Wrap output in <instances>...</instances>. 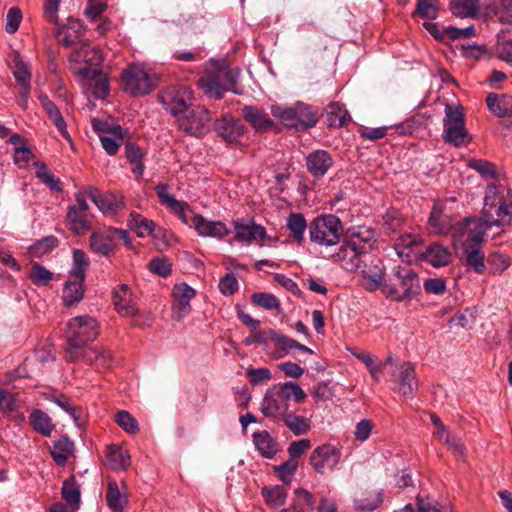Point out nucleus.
<instances>
[{
	"instance_id": "f257e3e1",
	"label": "nucleus",
	"mask_w": 512,
	"mask_h": 512,
	"mask_svg": "<svg viewBox=\"0 0 512 512\" xmlns=\"http://www.w3.org/2000/svg\"><path fill=\"white\" fill-rule=\"evenodd\" d=\"M239 74V69L229 68L225 61H210L198 84L208 97L219 100L228 90L239 94L236 89Z\"/></svg>"
},
{
	"instance_id": "f03ea898",
	"label": "nucleus",
	"mask_w": 512,
	"mask_h": 512,
	"mask_svg": "<svg viewBox=\"0 0 512 512\" xmlns=\"http://www.w3.org/2000/svg\"><path fill=\"white\" fill-rule=\"evenodd\" d=\"M483 220L491 226H504L512 221V192L505 187L489 186L482 209Z\"/></svg>"
},
{
	"instance_id": "7ed1b4c3",
	"label": "nucleus",
	"mask_w": 512,
	"mask_h": 512,
	"mask_svg": "<svg viewBox=\"0 0 512 512\" xmlns=\"http://www.w3.org/2000/svg\"><path fill=\"white\" fill-rule=\"evenodd\" d=\"M98 336V323L91 316L84 315L71 319L66 329V340L71 348H66V361L78 359L82 348Z\"/></svg>"
},
{
	"instance_id": "20e7f679",
	"label": "nucleus",
	"mask_w": 512,
	"mask_h": 512,
	"mask_svg": "<svg viewBox=\"0 0 512 512\" xmlns=\"http://www.w3.org/2000/svg\"><path fill=\"white\" fill-rule=\"evenodd\" d=\"M271 113L286 127L295 128L297 130L311 128L315 126L318 121L317 114L312 111L310 106L302 102L290 107L273 105L271 107Z\"/></svg>"
},
{
	"instance_id": "39448f33",
	"label": "nucleus",
	"mask_w": 512,
	"mask_h": 512,
	"mask_svg": "<svg viewBox=\"0 0 512 512\" xmlns=\"http://www.w3.org/2000/svg\"><path fill=\"white\" fill-rule=\"evenodd\" d=\"M393 280L394 282L384 283L382 292L386 297L397 302L410 299L414 290L420 287L417 274L408 267H395Z\"/></svg>"
},
{
	"instance_id": "423d86ee",
	"label": "nucleus",
	"mask_w": 512,
	"mask_h": 512,
	"mask_svg": "<svg viewBox=\"0 0 512 512\" xmlns=\"http://www.w3.org/2000/svg\"><path fill=\"white\" fill-rule=\"evenodd\" d=\"M442 137L446 143L455 147H462L470 143L471 138L460 106L450 104L445 106Z\"/></svg>"
},
{
	"instance_id": "0eeeda50",
	"label": "nucleus",
	"mask_w": 512,
	"mask_h": 512,
	"mask_svg": "<svg viewBox=\"0 0 512 512\" xmlns=\"http://www.w3.org/2000/svg\"><path fill=\"white\" fill-rule=\"evenodd\" d=\"M124 91L131 96H144L155 87L154 76L141 64H130L121 74Z\"/></svg>"
},
{
	"instance_id": "6e6552de",
	"label": "nucleus",
	"mask_w": 512,
	"mask_h": 512,
	"mask_svg": "<svg viewBox=\"0 0 512 512\" xmlns=\"http://www.w3.org/2000/svg\"><path fill=\"white\" fill-rule=\"evenodd\" d=\"M342 224L335 215H324L314 219L309 226L310 240L324 246L336 245L342 234Z\"/></svg>"
},
{
	"instance_id": "1a4fd4ad",
	"label": "nucleus",
	"mask_w": 512,
	"mask_h": 512,
	"mask_svg": "<svg viewBox=\"0 0 512 512\" xmlns=\"http://www.w3.org/2000/svg\"><path fill=\"white\" fill-rule=\"evenodd\" d=\"M488 228L489 225L482 218H466L453 229V239L463 248L478 246L484 241Z\"/></svg>"
},
{
	"instance_id": "9d476101",
	"label": "nucleus",
	"mask_w": 512,
	"mask_h": 512,
	"mask_svg": "<svg viewBox=\"0 0 512 512\" xmlns=\"http://www.w3.org/2000/svg\"><path fill=\"white\" fill-rule=\"evenodd\" d=\"M113 304L121 316L136 318L133 322L135 326H149L153 322L151 313H141L136 307L126 284L119 285L113 291Z\"/></svg>"
},
{
	"instance_id": "9b49d317",
	"label": "nucleus",
	"mask_w": 512,
	"mask_h": 512,
	"mask_svg": "<svg viewBox=\"0 0 512 512\" xmlns=\"http://www.w3.org/2000/svg\"><path fill=\"white\" fill-rule=\"evenodd\" d=\"M211 120V114L204 106L195 105L177 118V124L184 133L201 137L208 133Z\"/></svg>"
},
{
	"instance_id": "f8f14e48",
	"label": "nucleus",
	"mask_w": 512,
	"mask_h": 512,
	"mask_svg": "<svg viewBox=\"0 0 512 512\" xmlns=\"http://www.w3.org/2000/svg\"><path fill=\"white\" fill-rule=\"evenodd\" d=\"M165 109L177 118L187 112L193 104V91L188 86H170L159 97Z\"/></svg>"
},
{
	"instance_id": "ddd939ff",
	"label": "nucleus",
	"mask_w": 512,
	"mask_h": 512,
	"mask_svg": "<svg viewBox=\"0 0 512 512\" xmlns=\"http://www.w3.org/2000/svg\"><path fill=\"white\" fill-rule=\"evenodd\" d=\"M392 381L397 385V391L405 398H413L418 387L414 367L409 362L395 365Z\"/></svg>"
},
{
	"instance_id": "4468645a",
	"label": "nucleus",
	"mask_w": 512,
	"mask_h": 512,
	"mask_svg": "<svg viewBox=\"0 0 512 512\" xmlns=\"http://www.w3.org/2000/svg\"><path fill=\"white\" fill-rule=\"evenodd\" d=\"M72 422L70 434H66V463L70 457L74 458V441L72 437L81 439L85 431L87 414L81 407L70 406L66 402V423Z\"/></svg>"
},
{
	"instance_id": "2eb2a0df",
	"label": "nucleus",
	"mask_w": 512,
	"mask_h": 512,
	"mask_svg": "<svg viewBox=\"0 0 512 512\" xmlns=\"http://www.w3.org/2000/svg\"><path fill=\"white\" fill-rule=\"evenodd\" d=\"M289 402L273 386L267 390L261 403V413L273 421L282 420L289 412Z\"/></svg>"
},
{
	"instance_id": "dca6fc26",
	"label": "nucleus",
	"mask_w": 512,
	"mask_h": 512,
	"mask_svg": "<svg viewBox=\"0 0 512 512\" xmlns=\"http://www.w3.org/2000/svg\"><path fill=\"white\" fill-rule=\"evenodd\" d=\"M75 74L81 77V79L84 81V85L89 90H91L95 98L103 99L108 95V78L100 68H75Z\"/></svg>"
},
{
	"instance_id": "f3484780",
	"label": "nucleus",
	"mask_w": 512,
	"mask_h": 512,
	"mask_svg": "<svg viewBox=\"0 0 512 512\" xmlns=\"http://www.w3.org/2000/svg\"><path fill=\"white\" fill-rule=\"evenodd\" d=\"M341 457V452L331 444L316 447L309 458V463L318 474H324L325 468L334 469Z\"/></svg>"
},
{
	"instance_id": "a211bd4d",
	"label": "nucleus",
	"mask_w": 512,
	"mask_h": 512,
	"mask_svg": "<svg viewBox=\"0 0 512 512\" xmlns=\"http://www.w3.org/2000/svg\"><path fill=\"white\" fill-rule=\"evenodd\" d=\"M90 260L87 254L80 249L73 251L72 266L69 270V279H74L72 285L76 288V299H83L85 294V277L86 271L89 268Z\"/></svg>"
},
{
	"instance_id": "6ab92c4d",
	"label": "nucleus",
	"mask_w": 512,
	"mask_h": 512,
	"mask_svg": "<svg viewBox=\"0 0 512 512\" xmlns=\"http://www.w3.org/2000/svg\"><path fill=\"white\" fill-rule=\"evenodd\" d=\"M88 196L104 215H114L124 207L122 195L102 193L96 188L88 187Z\"/></svg>"
},
{
	"instance_id": "aec40b11",
	"label": "nucleus",
	"mask_w": 512,
	"mask_h": 512,
	"mask_svg": "<svg viewBox=\"0 0 512 512\" xmlns=\"http://www.w3.org/2000/svg\"><path fill=\"white\" fill-rule=\"evenodd\" d=\"M345 242L361 254H367L375 247V232L373 229L365 226L350 228Z\"/></svg>"
},
{
	"instance_id": "412c9836",
	"label": "nucleus",
	"mask_w": 512,
	"mask_h": 512,
	"mask_svg": "<svg viewBox=\"0 0 512 512\" xmlns=\"http://www.w3.org/2000/svg\"><path fill=\"white\" fill-rule=\"evenodd\" d=\"M172 294L174 297V318L179 321L189 313L190 301L196 292L186 283H180L174 286Z\"/></svg>"
},
{
	"instance_id": "4be33fe9",
	"label": "nucleus",
	"mask_w": 512,
	"mask_h": 512,
	"mask_svg": "<svg viewBox=\"0 0 512 512\" xmlns=\"http://www.w3.org/2000/svg\"><path fill=\"white\" fill-rule=\"evenodd\" d=\"M235 230V241L250 244L252 241L264 240L268 238L266 229L255 222L244 224L240 220L233 221Z\"/></svg>"
},
{
	"instance_id": "5701e85b",
	"label": "nucleus",
	"mask_w": 512,
	"mask_h": 512,
	"mask_svg": "<svg viewBox=\"0 0 512 512\" xmlns=\"http://www.w3.org/2000/svg\"><path fill=\"white\" fill-rule=\"evenodd\" d=\"M334 161L326 150H315L306 157L308 172L315 178L323 177L332 167Z\"/></svg>"
},
{
	"instance_id": "b1692460",
	"label": "nucleus",
	"mask_w": 512,
	"mask_h": 512,
	"mask_svg": "<svg viewBox=\"0 0 512 512\" xmlns=\"http://www.w3.org/2000/svg\"><path fill=\"white\" fill-rule=\"evenodd\" d=\"M192 226L202 237L223 238L229 234V229L221 221H209L202 215L193 216Z\"/></svg>"
},
{
	"instance_id": "393cba45",
	"label": "nucleus",
	"mask_w": 512,
	"mask_h": 512,
	"mask_svg": "<svg viewBox=\"0 0 512 512\" xmlns=\"http://www.w3.org/2000/svg\"><path fill=\"white\" fill-rule=\"evenodd\" d=\"M457 224H454L453 218L446 214L441 205L436 204L430 214L428 220V229L434 234H453V229Z\"/></svg>"
},
{
	"instance_id": "a878e982",
	"label": "nucleus",
	"mask_w": 512,
	"mask_h": 512,
	"mask_svg": "<svg viewBox=\"0 0 512 512\" xmlns=\"http://www.w3.org/2000/svg\"><path fill=\"white\" fill-rule=\"evenodd\" d=\"M215 130L218 136L228 143H237L244 134L241 121L232 117H222L217 120Z\"/></svg>"
},
{
	"instance_id": "bb28decb",
	"label": "nucleus",
	"mask_w": 512,
	"mask_h": 512,
	"mask_svg": "<svg viewBox=\"0 0 512 512\" xmlns=\"http://www.w3.org/2000/svg\"><path fill=\"white\" fill-rule=\"evenodd\" d=\"M69 230L75 235H84L92 228L93 215L79 209L69 208L66 214Z\"/></svg>"
},
{
	"instance_id": "cd10ccee",
	"label": "nucleus",
	"mask_w": 512,
	"mask_h": 512,
	"mask_svg": "<svg viewBox=\"0 0 512 512\" xmlns=\"http://www.w3.org/2000/svg\"><path fill=\"white\" fill-rule=\"evenodd\" d=\"M61 0H46L44 5V18L52 25L51 34L53 39L58 45L64 44V37H62L63 26L59 21L58 11Z\"/></svg>"
},
{
	"instance_id": "c85d7f7f",
	"label": "nucleus",
	"mask_w": 512,
	"mask_h": 512,
	"mask_svg": "<svg viewBox=\"0 0 512 512\" xmlns=\"http://www.w3.org/2000/svg\"><path fill=\"white\" fill-rule=\"evenodd\" d=\"M91 250L100 256H109L114 251L111 227L104 231H94L89 239Z\"/></svg>"
},
{
	"instance_id": "c756f323",
	"label": "nucleus",
	"mask_w": 512,
	"mask_h": 512,
	"mask_svg": "<svg viewBox=\"0 0 512 512\" xmlns=\"http://www.w3.org/2000/svg\"><path fill=\"white\" fill-rule=\"evenodd\" d=\"M169 187L165 184H158L155 187V191L157 196L160 199L161 204L168 207L174 214H176L183 223L188 224V218L185 214L186 208L188 205L186 203L178 201L169 193Z\"/></svg>"
},
{
	"instance_id": "7c9ffc66",
	"label": "nucleus",
	"mask_w": 512,
	"mask_h": 512,
	"mask_svg": "<svg viewBox=\"0 0 512 512\" xmlns=\"http://www.w3.org/2000/svg\"><path fill=\"white\" fill-rule=\"evenodd\" d=\"M243 118L257 131L264 132L273 126L268 114L255 106H245L242 109Z\"/></svg>"
},
{
	"instance_id": "2f4dec72",
	"label": "nucleus",
	"mask_w": 512,
	"mask_h": 512,
	"mask_svg": "<svg viewBox=\"0 0 512 512\" xmlns=\"http://www.w3.org/2000/svg\"><path fill=\"white\" fill-rule=\"evenodd\" d=\"M423 258L434 267H444L452 261V253L448 247L433 243L427 247Z\"/></svg>"
},
{
	"instance_id": "473e14b6",
	"label": "nucleus",
	"mask_w": 512,
	"mask_h": 512,
	"mask_svg": "<svg viewBox=\"0 0 512 512\" xmlns=\"http://www.w3.org/2000/svg\"><path fill=\"white\" fill-rule=\"evenodd\" d=\"M253 443L262 457L272 459L278 452V443L266 430L254 432Z\"/></svg>"
},
{
	"instance_id": "72a5a7b5",
	"label": "nucleus",
	"mask_w": 512,
	"mask_h": 512,
	"mask_svg": "<svg viewBox=\"0 0 512 512\" xmlns=\"http://www.w3.org/2000/svg\"><path fill=\"white\" fill-rule=\"evenodd\" d=\"M267 339H269L270 342L274 343V345L285 352L286 354L289 353L292 349H297L302 352H306L309 354H313V351L308 348L305 345L300 344L294 339H291L287 337L284 334H281L273 329H268L266 331Z\"/></svg>"
},
{
	"instance_id": "f704fd0d",
	"label": "nucleus",
	"mask_w": 512,
	"mask_h": 512,
	"mask_svg": "<svg viewBox=\"0 0 512 512\" xmlns=\"http://www.w3.org/2000/svg\"><path fill=\"white\" fill-rule=\"evenodd\" d=\"M362 254L353 249L348 243H343L338 252L334 255L341 267L347 271H355L360 267V256Z\"/></svg>"
},
{
	"instance_id": "c9c22d12",
	"label": "nucleus",
	"mask_w": 512,
	"mask_h": 512,
	"mask_svg": "<svg viewBox=\"0 0 512 512\" xmlns=\"http://www.w3.org/2000/svg\"><path fill=\"white\" fill-rule=\"evenodd\" d=\"M486 103L489 110L498 117L512 116V96L501 95L496 93L488 94Z\"/></svg>"
},
{
	"instance_id": "e433bc0d",
	"label": "nucleus",
	"mask_w": 512,
	"mask_h": 512,
	"mask_svg": "<svg viewBox=\"0 0 512 512\" xmlns=\"http://www.w3.org/2000/svg\"><path fill=\"white\" fill-rule=\"evenodd\" d=\"M350 120V115L344 105L338 102H333L327 106L326 123L329 127L341 128Z\"/></svg>"
},
{
	"instance_id": "4c0bfd02",
	"label": "nucleus",
	"mask_w": 512,
	"mask_h": 512,
	"mask_svg": "<svg viewBox=\"0 0 512 512\" xmlns=\"http://www.w3.org/2000/svg\"><path fill=\"white\" fill-rule=\"evenodd\" d=\"M350 352L355 358L365 364L371 377L376 382L380 380L384 367L392 362L391 357H389L384 363H377L375 357L368 352H356L352 349H350Z\"/></svg>"
},
{
	"instance_id": "58836bf2",
	"label": "nucleus",
	"mask_w": 512,
	"mask_h": 512,
	"mask_svg": "<svg viewBox=\"0 0 512 512\" xmlns=\"http://www.w3.org/2000/svg\"><path fill=\"white\" fill-rule=\"evenodd\" d=\"M107 465L112 470L125 469L130 465V455L127 450L117 445H110L106 452Z\"/></svg>"
},
{
	"instance_id": "ea45409f",
	"label": "nucleus",
	"mask_w": 512,
	"mask_h": 512,
	"mask_svg": "<svg viewBox=\"0 0 512 512\" xmlns=\"http://www.w3.org/2000/svg\"><path fill=\"white\" fill-rule=\"evenodd\" d=\"M362 286L370 292L383 287L384 272L379 265H373L362 271Z\"/></svg>"
},
{
	"instance_id": "a19ab883",
	"label": "nucleus",
	"mask_w": 512,
	"mask_h": 512,
	"mask_svg": "<svg viewBox=\"0 0 512 512\" xmlns=\"http://www.w3.org/2000/svg\"><path fill=\"white\" fill-rule=\"evenodd\" d=\"M286 228L293 239L301 245L304 241V233L307 228V222L303 214L291 213L286 219Z\"/></svg>"
},
{
	"instance_id": "79ce46f5",
	"label": "nucleus",
	"mask_w": 512,
	"mask_h": 512,
	"mask_svg": "<svg viewBox=\"0 0 512 512\" xmlns=\"http://www.w3.org/2000/svg\"><path fill=\"white\" fill-rule=\"evenodd\" d=\"M464 261L467 266L477 274H483L486 270L485 255L478 246L463 248Z\"/></svg>"
},
{
	"instance_id": "37998d69",
	"label": "nucleus",
	"mask_w": 512,
	"mask_h": 512,
	"mask_svg": "<svg viewBox=\"0 0 512 512\" xmlns=\"http://www.w3.org/2000/svg\"><path fill=\"white\" fill-rule=\"evenodd\" d=\"M261 495L264 498L266 505L270 508H278L284 505L287 500V491L280 485L263 487Z\"/></svg>"
},
{
	"instance_id": "c03bdc74",
	"label": "nucleus",
	"mask_w": 512,
	"mask_h": 512,
	"mask_svg": "<svg viewBox=\"0 0 512 512\" xmlns=\"http://www.w3.org/2000/svg\"><path fill=\"white\" fill-rule=\"evenodd\" d=\"M106 501L109 508L114 512H124V508L127 504V497L120 492L118 484L115 481H110L108 483Z\"/></svg>"
},
{
	"instance_id": "a18cd8bd",
	"label": "nucleus",
	"mask_w": 512,
	"mask_h": 512,
	"mask_svg": "<svg viewBox=\"0 0 512 512\" xmlns=\"http://www.w3.org/2000/svg\"><path fill=\"white\" fill-rule=\"evenodd\" d=\"M282 421L295 436L305 435L311 430L310 420L295 413H288Z\"/></svg>"
},
{
	"instance_id": "49530a36",
	"label": "nucleus",
	"mask_w": 512,
	"mask_h": 512,
	"mask_svg": "<svg viewBox=\"0 0 512 512\" xmlns=\"http://www.w3.org/2000/svg\"><path fill=\"white\" fill-rule=\"evenodd\" d=\"M291 504L297 511L312 512L315 506V497L311 492L300 487L294 491Z\"/></svg>"
},
{
	"instance_id": "de8ad7c7",
	"label": "nucleus",
	"mask_w": 512,
	"mask_h": 512,
	"mask_svg": "<svg viewBox=\"0 0 512 512\" xmlns=\"http://www.w3.org/2000/svg\"><path fill=\"white\" fill-rule=\"evenodd\" d=\"M85 28L80 19L68 18L66 20V47L68 45L84 42Z\"/></svg>"
},
{
	"instance_id": "09e8293b",
	"label": "nucleus",
	"mask_w": 512,
	"mask_h": 512,
	"mask_svg": "<svg viewBox=\"0 0 512 512\" xmlns=\"http://www.w3.org/2000/svg\"><path fill=\"white\" fill-rule=\"evenodd\" d=\"M452 13L460 18L474 17L478 10L477 0H451Z\"/></svg>"
},
{
	"instance_id": "8fccbe9b",
	"label": "nucleus",
	"mask_w": 512,
	"mask_h": 512,
	"mask_svg": "<svg viewBox=\"0 0 512 512\" xmlns=\"http://www.w3.org/2000/svg\"><path fill=\"white\" fill-rule=\"evenodd\" d=\"M59 241L54 236H47L38 240L35 244L30 246L28 254L30 259L41 258L50 253L55 247H57Z\"/></svg>"
},
{
	"instance_id": "3c124183",
	"label": "nucleus",
	"mask_w": 512,
	"mask_h": 512,
	"mask_svg": "<svg viewBox=\"0 0 512 512\" xmlns=\"http://www.w3.org/2000/svg\"><path fill=\"white\" fill-rule=\"evenodd\" d=\"M80 487L81 485L76 482L75 476L66 480V512H68L69 508L71 512L79 509L81 501Z\"/></svg>"
},
{
	"instance_id": "603ef678",
	"label": "nucleus",
	"mask_w": 512,
	"mask_h": 512,
	"mask_svg": "<svg viewBox=\"0 0 512 512\" xmlns=\"http://www.w3.org/2000/svg\"><path fill=\"white\" fill-rule=\"evenodd\" d=\"M34 165L36 168V177L42 183H44L53 191L60 192L62 190L60 180L55 178L54 174L50 171L44 162H35Z\"/></svg>"
},
{
	"instance_id": "864d4df0",
	"label": "nucleus",
	"mask_w": 512,
	"mask_h": 512,
	"mask_svg": "<svg viewBox=\"0 0 512 512\" xmlns=\"http://www.w3.org/2000/svg\"><path fill=\"white\" fill-rule=\"evenodd\" d=\"M13 76L20 86L31 85V72L29 65L23 61L18 52L15 53L14 58Z\"/></svg>"
},
{
	"instance_id": "5fc2aeb1",
	"label": "nucleus",
	"mask_w": 512,
	"mask_h": 512,
	"mask_svg": "<svg viewBox=\"0 0 512 512\" xmlns=\"http://www.w3.org/2000/svg\"><path fill=\"white\" fill-rule=\"evenodd\" d=\"M274 387L287 399L288 402L292 398L295 402L300 403L306 398L304 390L295 382L288 381L283 384L274 385Z\"/></svg>"
},
{
	"instance_id": "6e6d98bb",
	"label": "nucleus",
	"mask_w": 512,
	"mask_h": 512,
	"mask_svg": "<svg viewBox=\"0 0 512 512\" xmlns=\"http://www.w3.org/2000/svg\"><path fill=\"white\" fill-rule=\"evenodd\" d=\"M30 422L33 428L43 436H49L53 430L50 417L40 410H35L31 413Z\"/></svg>"
},
{
	"instance_id": "4d7b16f0",
	"label": "nucleus",
	"mask_w": 512,
	"mask_h": 512,
	"mask_svg": "<svg viewBox=\"0 0 512 512\" xmlns=\"http://www.w3.org/2000/svg\"><path fill=\"white\" fill-rule=\"evenodd\" d=\"M383 502L381 491L370 493L367 497H357L354 500V506L359 511H373Z\"/></svg>"
},
{
	"instance_id": "13d9d810",
	"label": "nucleus",
	"mask_w": 512,
	"mask_h": 512,
	"mask_svg": "<svg viewBox=\"0 0 512 512\" xmlns=\"http://www.w3.org/2000/svg\"><path fill=\"white\" fill-rule=\"evenodd\" d=\"M39 100L42 107L44 108L50 119L57 126L60 133L64 135V121L62 119L60 110L46 95H40Z\"/></svg>"
},
{
	"instance_id": "bf43d9fd",
	"label": "nucleus",
	"mask_w": 512,
	"mask_h": 512,
	"mask_svg": "<svg viewBox=\"0 0 512 512\" xmlns=\"http://www.w3.org/2000/svg\"><path fill=\"white\" fill-rule=\"evenodd\" d=\"M126 156L132 166L131 170L134 174L140 176L143 173L144 165L142 163L141 149L133 143H128L125 146Z\"/></svg>"
},
{
	"instance_id": "052dcab7",
	"label": "nucleus",
	"mask_w": 512,
	"mask_h": 512,
	"mask_svg": "<svg viewBox=\"0 0 512 512\" xmlns=\"http://www.w3.org/2000/svg\"><path fill=\"white\" fill-rule=\"evenodd\" d=\"M104 58L98 48L92 47L89 43L84 42L83 66L99 68Z\"/></svg>"
},
{
	"instance_id": "680f3d73",
	"label": "nucleus",
	"mask_w": 512,
	"mask_h": 512,
	"mask_svg": "<svg viewBox=\"0 0 512 512\" xmlns=\"http://www.w3.org/2000/svg\"><path fill=\"white\" fill-rule=\"evenodd\" d=\"M29 278L35 285L44 286L53 279V273L39 263H34Z\"/></svg>"
},
{
	"instance_id": "e2e57ef3",
	"label": "nucleus",
	"mask_w": 512,
	"mask_h": 512,
	"mask_svg": "<svg viewBox=\"0 0 512 512\" xmlns=\"http://www.w3.org/2000/svg\"><path fill=\"white\" fill-rule=\"evenodd\" d=\"M115 421L127 433L134 434L139 430L137 420L127 411H119L115 415Z\"/></svg>"
},
{
	"instance_id": "0e129e2a",
	"label": "nucleus",
	"mask_w": 512,
	"mask_h": 512,
	"mask_svg": "<svg viewBox=\"0 0 512 512\" xmlns=\"http://www.w3.org/2000/svg\"><path fill=\"white\" fill-rule=\"evenodd\" d=\"M130 222L139 237H146L153 232L154 223L140 214H131Z\"/></svg>"
},
{
	"instance_id": "69168bd1",
	"label": "nucleus",
	"mask_w": 512,
	"mask_h": 512,
	"mask_svg": "<svg viewBox=\"0 0 512 512\" xmlns=\"http://www.w3.org/2000/svg\"><path fill=\"white\" fill-rule=\"evenodd\" d=\"M438 13V0H417L416 14L422 18L435 19Z\"/></svg>"
},
{
	"instance_id": "338daca9",
	"label": "nucleus",
	"mask_w": 512,
	"mask_h": 512,
	"mask_svg": "<svg viewBox=\"0 0 512 512\" xmlns=\"http://www.w3.org/2000/svg\"><path fill=\"white\" fill-rule=\"evenodd\" d=\"M100 141L105 151L110 155H114L117 153L123 142L122 130L111 135H105L100 138Z\"/></svg>"
},
{
	"instance_id": "774afa93",
	"label": "nucleus",
	"mask_w": 512,
	"mask_h": 512,
	"mask_svg": "<svg viewBox=\"0 0 512 512\" xmlns=\"http://www.w3.org/2000/svg\"><path fill=\"white\" fill-rule=\"evenodd\" d=\"M495 54L500 60L512 66V39L498 38Z\"/></svg>"
}]
</instances>
